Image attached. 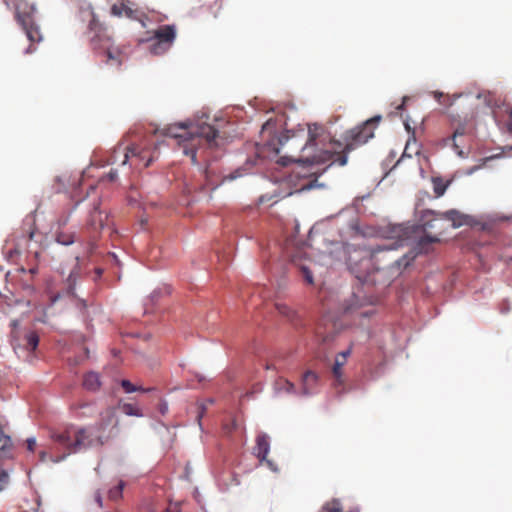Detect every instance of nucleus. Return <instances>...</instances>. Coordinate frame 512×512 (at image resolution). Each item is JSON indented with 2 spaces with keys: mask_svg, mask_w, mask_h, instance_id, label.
Listing matches in <instances>:
<instances>
[{
  "mask_svg": "<svg viewBox=\"0 0 512 512\" xmlns=\"http://www.w3.org/2000/svg\"><path fill=\"white\" fill-rule=\"evenodd\" d=\"M380 121L381 116L377 115L347 130L343 135L344 145L340 141L333 140L323 125L309 124L308 138L302 147L306 156L298 159L297 162L311 166L329 163L322 172L333 163L345 166L348 154L374 137V130Z\"/></svg>",
  "mask_w": 512,
  "mask_h": 512,
  "instance_id": "f257e3e1",
  "label": "nucleus"
},
{
  "mask_svg": "<svg viewBox=\"0 0 512 512\" xmlns=\"http://www.w3.org/2000/svg\"><path fill=\"white\" fill-rule=\"evenodd\" d=\"M165 135L179 140L178 143L183 149V153L191 157L194 165L198 163L197 152L202 146L213 148L219 145L218 131L203 120L169 125L165 129Z\"/></svg>",
  "mask_w": 512,
  "mask_h": 512,
  "instance_id": "f03ea898",
  "label": "nucleus"
},
{
  "mask_svg": "<svg viewBox=\"0 0 512 512\" xmlns=\"http://www.w3.org/2000/svg\"><path fill=\"white\" fill-rule=\"evenodd\" d=\"M52 440L65 455L80 453L87 449L101 447L105 444L103 435H96L90 426L78 427L74 425L63 429L51 430Z\"/></svg>",
  "mask_w": 512,
  "mask_h": 512,
  "instance_id": "7ed1b4c3",
  "label": "nucleus"
},
{
  "mask_svg": "<svg viewBox=\"0 0 512 512\" xmlns=\"http://www.w3.org/2000/svg\"><path fill=\"white\" fill-rule=\"evenodd\" d=\"M90 41L93 49L103 50L106 64L119 67L127 57L125 46H114L107 29L99 22L94 14L89 21Z\"/></svg>",
  "mask_w": 512,
  "mask_h": 512,
  "instance_id": "20e7f679",
  "label": "nucleus"
},
{
  "mask_svg": "<svg viewBox=\"0 0 512 512\" xmlns=\"http://www.w3.org/2000/svg\"><path fill=\"white\" fill-rule=\"evenodd\" d=\"M118 154H123V160L121 162L122 165H125L128 161H130V164L137 168L148 167L154 159L153 154L147 148H140L137 145H133L131 147H126L123 149L118 148L114 150L109 159L111 164L116 162Z\"/></svg>",
  "mask_w": 512,
  "mask_h": 512,
  "instance_id": "39448f33",
  "label": "nucleus"
},
{
  "mask_svg": "<svg viewBox=\"0 0 512 512\" xmlns=\"http://www.w3.org/2000/svg\"><path fill=\"white\" fill-rule=\"evenodd\" d=\"M13 459L14 449L11 437L0 428V492L9 484V474L12 469L7 467V462Z\"/></svg>",
  "mask_w": 512,
  "mask_h": 512,
  "instance_id": "423d86ee",
  "label": "nucleus"
},
{
  "mask_svg": "<svg viewBox=\"0 0 512 512\" xmlns=\"http://www.w3.org/2000/svg\"><path fill=\"white\" fill-rule=\"evenodd\" d=\"M176 38V28L174 25H162L154 31L153 43L149 50L153 55H162L166 53L174 43Z\"/></svg>",
  "mask_w": 512,
  "mask_h": 512,
  "instance_id": "0eeeda50",
  "label": "nucleus"
},
{
  "mask_svg": "<svg viewBox=\"0 0 512 512\" xmlns=\"http://www.w3.org/2000/svg\"><path fill=\"white\" fill-rule=\"evenodd\" d=\"M117 425L116 409L114 407H108L101 413L99 421L94 425H90V427L94 429L96 435H103L105 437V443H107L115 435L113 430Z\"/></svg>",
  "mask_w": 512,
  "mask_h": 512,
  "instance_id": "6e6552de",
  "label": "nucleus"
},
{
  "mask_svg": "<svg viewBox=\"0 0 512 512\" xmlns=\"http://www.w3.org/2000/svg\"><path fill=\"white\" fill-rule=\"evenodd\" d=\"M16 17L31 43H38L42 40V34L31 12L25 13L17 9Z\"/></svg>",
  "mask_w": 512,
  "mask_h": 512,
  "instance_id": "1a4fd4ad",
  "label": "nucleus"
},
{
  "mask_svg": "<svg viewBox=\"0 0 512 512\" xmlns=\"http://www.w3.org/2000/svg\"><path fill=\"white\" fill-rule=\"evenodd\" d=\"M474 132V126L468 122H459L451 136L452 148L460 156L465 157L466 153L460 150L459 138H470Z\"/></svg>",
  "mask_w": 512,
  "mask_h": 512,
  "instance_id": "9d476101",
  "label": "nucleus"
},
{
  "mask_svg": "<svg viewBox=\"0 0 512 512\" xmlns=\"http://www.w3.org/2000/svg\"><path fill=\"white\" fill-rule=\"evenodd\" d=\"M320 376L312 370H307L301 377V394L304 396L313 395L318 392Z\"/></svg>",
  "mask_w": 512,
  "mask_h": 512,
  "instance_id": "9b49d317",
  "label": "nucleus"
},
{
  "mask_svg": "<svg viewBox=\"0 0 512 512\" xmlns=\"http://www.w3.org/2000/svg\"><path fill=\"white\" fill-rule=\"evenodd\" d=\"M352 352L351 347H349L347 350L338 353L335 357L334 364L332 366V374L334 377V385L335 387L342 386L344 384V377H343V367L347 363V358L350 356Z\"/></svg>",
  "mask_w": 512,
  "mask_h": 512,
  "instance_id": "f8f14e48",
  "label": "nucleus"
},
{
  "mask_svg": "<svg viewBox=\"0 0 512 512\" xmlns=\"http://www.w3.org/2000/svg\"><path fill=\"white\" fill-rule=\"evenodd\" d=\"M441 212H436L434 210H425L421 215V223L424 231L437 229L439 230V234L442 233L444 228L439 223L443 220L439 215Z\"/></svg>",
  "mask_w": 512,
  "mask_h": 512,
  "instance_id": "ddd939ff",
  "label": "nucleus"
},
{
  "mask_svg": "<svg viewBox=\"0 0 512 512\" xmlns=\"http://www.w3.org/2000/svg\"><path fill=\"white\" fill-rule=\"evenodd\" d=\"M51 442L52 444L49 447V450H42L39 452V460L42 463L47 461L58 463L68 457V455H65V451L59 450L58 446L52 440Z\"/></svg>",
  "mask_w": 512,
  "mask_h": 512,
  "instance_id": "4468645a",
  "label": "nucleus"
},
{
  "mask_svg": "<svg viewBox=\"0 0 512 512\" xmlns=\"http://www.w3.org/2000/svg\"><path fill=\"white\" fill-rule=\"evenodd\" d=\"M443 220L450 221L452 223L453 228H458L463 225L470 224V217L468 215H465L461 213L460 211L456 209H451L446 212H441V214H438Z\"/></svg>",
  "mask_w": 512,
  "mask_h": 512,
  "instance_id": "2eb2a0df",
  "label": "nucleus"
},
{
  "mask_svg": "<svg viewBox=\"0 0 512 512\" xmlns=\"http://www.w3.org/2000/svg\"><path fill=\"white\" fill-rule=\"evenodd\" d=\"M111 13L114 16H118V17L126 16L127 18H130V19H139V17H138L139 11L131 8L128 4H126L124 2L113 4L111 7Z\"/></svg>",
  "mask_w": 512,
  "mask_h": 512,
  "instance_id": "dca6fc26",
  "label": "nucleus"
},
{
  "mask_svg": "<svg viewBox=\"0 0 512 512\" xmlns=\"http://www.w3.org/2000/svg\"><path fill=\"white\" fill-rule=\"evenodd\" d=\"M270 443L266 434H260L256 438L254 453L260 461H264L269 453Z\"/></svg>",
  "mask_w": 512,
  "mask_h": 512,
  "instance_id": "f3484780",
  "label": "nucleus"
},
{
  "mask_svg": "<svg viewBox=\"0 0 512 512\" xmlns=\"http://www.w3.org/2000/svg\"><path fill=\"white\" fill-rule=\"evenodd\" d=\"M103 213L99 210L98 206H95L93 211L90 213L89 219L87 221V227L94 232H98L104 226Z\"/></svg>",
  "mask_w": 512,
  "mask_h": 512,
  "instance_id": "a211bd4d",
  "label": "nucleus"
},
{
  "mask_svg": "<svg viewBox=\"0 0 512 512\" xmlns=\"http://www.w3.org/2000/svg\"><path fill=\"white\" fill-rule=\"evenodd\" d=\"M439 241L440 239L438 236L425 235L420 237L415 246L416 253H427L429 251L430 245Z\"/></svg>",
  "mask_w": 512,
  "mask_h": 512,
  "instance_id": "6ab92c4d",
  "label": "nucleus"
},
{
  "mask_svg": "<svg viewBox=\"0 0 512 512\" xmlns=\"http://www.w3.org/2000/svg\"><path fill=\"white\" fill-rule=\"evenodd\" d=\"M452 180H444L441 177H433L432 185L433 191L436 197H441L446 192L447 188L450 186Z\"/></svg>",
  "mask_w": 512,
  "mask_h": 512,
  "instance_id": "aec40b11",
  "label": "nucleus"
},
{
  "mask_svg": "<svg viewBox=\"0 0 512 512\" xmlns=\"http://www.w3.org/2000/svg\"><path fill=\"white\" fill-rule=\"evenodd\" d=\"M291 260H292V262L295 265L299 266L305 281L308 284H313V276H312L311 269H310V267L308 265L300 263V256H299V254L296 253V254L291 255Z\"/></svg>",
  "mask_w": 512,
  "mask_h": 512,
  "instance_id": "412c9836",
  "label": "nucleus"
},
{
  "mask_svg": "<svg viewBox=\"0 0 512 512\" xmlns=\"http://www.w3.org/2000/svg\"><path fill=\"white\" fill-rule=\"evenodd\" d=\"M99 375L95 372H89L84 376L83 386L87 390L96 391L100 387Z\"/></svg>",
  "mask_w": 512,
  "mask_h": 512,
  "instance_id": "4be33fe9",
  "label": "nucleus"
},
{
  "mask_svg": "<svg viewBox=\"0 0 512 512\" xmlns=\"http://www.w3.org/2000/svg\"><path fill=\"white\" fill-rule=\"evenodd\" d=\"M407 234H408L407 231H405L403 233V235L405 237L401 236L397 241H394V242H392L390 244H384V245L377 246L376 248L373 249V253H379V252L388 251V250H395L398 247L403 246L404 242L409 240V237H408Z\"/></svg>",
  "mask_w": 512,
  "mask_h": 512,
  "instance_id": "5701e85b",
  "label": "nucleus"
},
{
  "mask_svg": "<svg viewBox=\"0 0 512 512\" xmlns=\"http://www.w3.org/2000/svg\"><path fill=\"white\" fill-rule=\"evenodd\" d=\"M125 487V482L120 480L118 484L108 491V497L112 501H118L122 498L123 489Z\"/></svg>",
  "mask_w": 512,
  "mask_h": 512,
  "instance_id": "b1692460",
  "label": "nucleus"
},
{
  "mask_svg": "<svg viewBox=\"0 0 512 512\" xmlns=\"http://www.w3.org/2000/svg\"><path fill=\"white\" fill-rule=\"evenodd\" d=\"M25 348L30 351H34L39 344V336L36 332H29L25 336Z\"/></svg>",
  "mask_w": 512,
  "mask_h": 512,
  "instance_id": "393cba45",
  "label": "nucleus"
},
{
  "mask_svg": "<svg viewBox=\"0 0 512 512\" xmlns=\"http://www.w3.org/2000/svg\"><path fill=\"white\" fill-rule=\"evenodd\" d=\"M78 278V272L73 270L69 273L67 279H66V294L67 295H73L74 294V287L76 284Z\"/></svg>",
  "mask_w": 512,
  "mask_h": 512,
  "instance_id": "a878e982",
  "label": "nucleus"
},
{
  "mask_svg": "<svg viewBox=\"0 0 512 512\" xmlns=\"http://www.w3.org/2000/svg\"><path fill=\"white\" fill-rule=\"evenodd\" d=\"M322 512H343L342 505L339 500L332 499L331 501L326 502L322 506Z\"/></svg>",
  "mask_w": 512,
  "mask_h": 512,
  "instance_id": "bb28decb",
  "label": "nucleus"
},
{
  "mask_svg": "<svg viewBox=\"0 0 512 512\" xmlns=\"http://www.w3.org/2000/svg\"><path fill=\"white\" fill-rule=\"evenodd\" d=\"M434 97L439 101V103L443 106H446V107H450L453 105L454 101L459 97V96H450V95H444L440 92H435L434 93Z\"/></svg>",
  "mask_w": 512,
  "mask_h": 512,
  "instance_id": "cd10ccee",
  "label": "nucleus"
},
{
  "mask_svg": "<svg viewBox=\"0 0 512 512\" xmlns=\"http://www.w3.org/2000/svg\"><path fill=\"white\" fill-rule=\"evenodd\" d=\"M276 388L277 390H283L287 393H296V388H295V385L294 383L288 381V380H285V379H279L277 382H276Z\"/></svg>",
  "mask_w": 512,
  "mask_h": 512,
  "instance_id": "c85d7f7f",
  "label": "nucleus"
},
{
  "mask_svg": "<svg viewBox=\"0 0 512 512\" xmlns=\"http://www.w3.org/2000/svg\"><path fill=\"white\" fill-rule=\"evenodd\" d=\"M121 386H122V388L124 389V391L126 393H133V392H136V391L148 392V391L152 390V388L144 389L141 386H136L133 383H131L129 380H122L121 381Z\"/></svg>",
  "mask_w": 512,
  "mask_h": 512,
  "instance_id": "c756f323",
  "label": "nucleus"
},
{
  "mask_svg": "<svg viewBox=\"0 0 512 512\" xmlns=\"http://www.w3.org/2000/svg\"><path fill=\"white\" fill-rule=\"evenodd\" d=\"M121 409H122L123 413H125L128 416H137V417L142 416L141 410L137 406L130 404V403L123 404L121 406Z\"/></svg>",
  "mask_w": 512,
  "mask_h": 512,
  "instance_id": "7c9ffc66",
  "label": "nucleus"
},
{
  "mask_svg": "<svg viewBox=\"0 0 512 512\" xmlns=\"http://www.w3.org/2000/svg\"><path fill=\"white\" fill-rule=\"evenodd\" d=\"M56 240L58 243L63 245H70L74 242V234L73 233H66V232H59L56 235Z\"/></svg>",
  "mask_w": 512,
  "mask_h": 512,
  "instance_id": "2f4dec72",
  "label": "nucleus"
},
{
  "mask_svg": "<svg viewBox=\"0 0 512 512\" xmlns=\"http://www.w3.org/2000/svg\"><path fill=\"white\" fill-rule=\"evenodd\" d=\"M414 258H415V255H413L411 257H408L407 255H405L403 258L395 261V264H397L398 267L403 266L404 268H406Z\"/></svg>",
  "mask_w": 512,
  "mask_h": 512,
  "instance_id": "473e14b6",
  "label": "nucleus"
},
{
  "mask_svg": "<svg viewBox=\"0 0 512 512\" xmlns=\"http://www.w3.org/2000/svg\"><path fill=\"white\" fill-rule=\"evenodd\" d=\"M275 308L278 311V313H280V314H282L284 316H289L290 308L286 304H284V303H276L275 304Z\"/></svg>",
  "mask_w": 512,
  "mask_h": 512,
  "instance_id": "72a5a7b5",
  "label": "nucleus"
},
{
  "mask_svg": "<svg viewBox=\"0 0 512 512\" xmlns=\"http://www.w3.org/2000/svg\"><path fill=\"white\" fill-rule=\"evenodd\" d=\"M10 325L12 327L11 337L14 340L16 338L17 328L20 325L19 320H17V319L12 320Z\"/></svg>",
  "mask_w": 512,
  "mask_h": 512,
  "instance_id": "f704fd0d",
  "label": "nucleus"
},
{
  "mask_svg": "<svg viewBox=\"0 0 512 512\" xmlns=\"http://www.w3.org/2000/svg\"><path fill=\"white\" fill-rule=\"evenodd\" d=\"M26 443H27V449L30 452H33L35 450V447H36V440H35V438H28Z\"/></svg>",
  "mask_w": 512,
  "mask_h": 512,
  "instance_id": "c9c22d12",
  "label": "nucleus"
},
{
  "mask_svg": "<svg viewBox=\"0 0 512 512\" xmlns=\"http://www.w3.org/2000/svg\"><path fill=\"white\" fill-rule=\"evenodd\" d=\"M118 173L116 170L111 169L110 172L107 174L106 178L108 181L113 182L117 179Z\"/></svg>",
  "mask_w": 512,
  "mask_h": 512,
  "instance_id": "e433bc0d",
  "label": "nucleus"
},
{
  "mask_svg": "<svg viewBox=\"0 0 512 512\" xmlns=\"http://www.w3.org/2000/svg\"><path fill=\"white\" fill-rule=\"evenodd\" d=\"M94 499L98 506L101 508L103 506V500L100 491L95 492Z\"/></svg>",
  "mask_w": 512,
  "mask_h": 512,
  "instance_id": "4c0bfd02",
  "label": "nucleus"
},
{
  "mask_svg": "<svg viewBox=\"0 0 512 512\" xmlns=\"http://www.w3.org/2000/svg\"><path fill=\"white\" fill-rule=\"evenodd\" d=\"M506 127L509 133L512 134V110L509 111L508 120L506 122Z\"/></svg>",
  "mask_w": 512,
  "mask_h": 512,
  "instance_id": "58836bf2",
  "label": "nucleus"
},
{
  "mask_svg": "<svg viewBox=\"0 0 512 512\" xmlns=\"http://www.w3.org/2000/svg\"><path fill=\"white\" fill-rule=\"evenodd\" d=\"M469 138H459L458 143L460 144V150H463L462 148L468 145Z\"/></svg>",
  "mask_w": 512,
  "mask_h": 512,
  "instance_id": "ea45409f",
  "label": "nucleus"
},
{
  "mask_svg": "<svg viewBox=\"0 0 512 512\" xmlns=\"http://www.w3.org/2000/svg\"><path fill=\"white\" fill-rule=\"evenodd\" d=\"M373 313H374V310H373V309H369V310H365V311H361V312H359V315H360V316H364V317H369V316H371Z\"/></svg>",
  "mask_w": 512,
  "mask_h": 512,
  "instance_id": "a19ab883",
  "label": "nucleus"
},
{
  "mask_svg": "<svg viewBox=\"0 0 512 512\" xmlns=\"http://www.w3.org/2000/svg\"><path fill=\"white\" fill-rule=\"evenodd\" d=\"M279 142L281 145H284L285 142H289V136H283L282 138H280Z\"/></svg>",
  "mask_w": 512,
  "mask_h": 512,
  "instance_id": "79ce46f5",
  "label": "nucleus"
},
{
  "mask_svg": "<svg viewBox=\"0 0 512 512\" xmlns=\"http://www.w3.org/2000/svg\"><path fill=\"white\" fill-rule=\"evenodd\" d=\"M408 149H409V143H407L405 149H404V153H403V156H406L408 155Z\"/></svg>",
  "mask_w": 512,
  "mask_h": 512,
  "instance_id": "37998d69",
  "label": "nucleus"
},
{
  "mask_svg": "<svg viewBox=\"0 0 512 512\" xmlns=\"http://www.w3.org/2000/svg\"><path fill=\"white\" fill-rule=\"evenodd\" d=\"M209 173H210V169H209V167H207L205 169V176H206L207 179L209 178Z\"/></svg>",
  "mask_w": 512,
  "mask_h": 512,
  "instance_id": "c03bdc74",
  "label": "nucleus"
},
{
  "mask_svg": "<svg viewBox=\"0 0 512 512\" xmlns=\"http://www.w3.org/2000/svg\"><path fill=\"white\" fill-rule=\"evenodd\" d=\"M59 297H60V295H59V294H57V295L53 296V297H52V299H51L52 303L56 302V300H57Z\"/></svg>",
  "mask_w": 512,
  "mask_h": 512,
  "instance_id": "a18cd8bd",
  "label": "nucleus"
},
{
  "mask_svg": "<svg viewBox=\"0 0 512 512\" xmlns=\"http://www.w3.org/2000/svg\"><path fill=\"white\" fill-rule=\"evenodd\" d=\"M202 414H203V412H200V413H199V415H198V417H197L199 422H200V419H201V417H202Z\"/></svg>",
  "mask_w": 512,
  "mask_h": 512,
  "instance_id": "49530a36",
  "label": "nucleus"
},
{
  "mask_svg": "<svg viewBox=\"0 0 512 512\" xmlns=\"http://www.w3.org/2000/svg\"><path fill=\"white\" fill-rule=\"evenodd\" d=\"M26 52L31 53L32 52L31 47H29Z\"/></svg>",
  "mask_w": 512,
  "mask_h": 512,
  "instance_id": "de8ad7c7",
  "label": "nucleus"
}]
</instances>
